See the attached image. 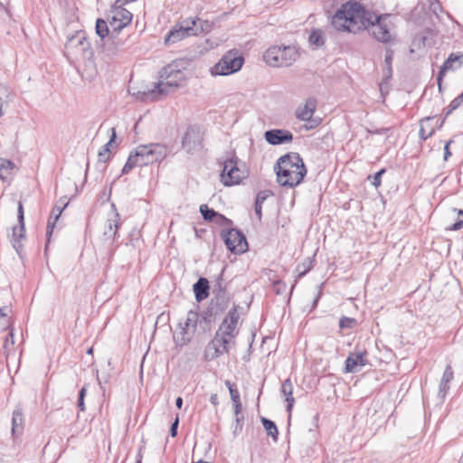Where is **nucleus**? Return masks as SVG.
<instances>
[{
  "label": "nucleus",
  "instance_id": "nucleus-32",
  "mask_svg": "<svg viewBox=\"0 0 463 463\" xmlns=\"http://www.w3.org/2000/svg\"><path fill=\"white\" fill-rule=\"evenodd\" d=\"M14 167L12 161L0 158V178L5 179L10 174L11 170Z\"/></svg>",
  "mask_w": 463,
  "mask_h": 463
},
{
  "label": "nucleus",
  "instance_id": "nucleus-6",
  "mask_svg": "<svg viewBox=\"0 0 463 463\" xmlns=\"http://www.w3.org/2000/svg\"><path fill=\"white\" fill-rule=\"evenodd\" d=\"M64 53L71 61L91 58L92 50L84 31H78L68 37Z\"/></svg>",
  "mask_w": 463,
  "mask_h": 463
},
{
  "label": "nucleus",
  "instance_id": "nucleus-58",
  "mask_svg": "<svg viewBox=\"0 0 463 463\" xmlns=\"http://www.w3.org/2000/svg\"><path fill=\"white\" fill-rule=\"evenodd\" d=\"M388 85H389V80H387V82L383 85V92L381 91V93L383 95L384 94V92L388 93Z\"/></svg>",
  "mask_w": 463,
  "mask_h": 463
},
{
  "label": "nucleus",
  "instance_id": "nucleus-49",
  "mask_svg": "<svg viewBox=\"0 0 463 463\" xmlns=\"http://www.w3.org/2000/svg\"><path fill=\"white\" fill-rule=\"evenodd\" d=\"M179 424V419L178 417L175 418V421L172 423L170 428V434L172 437H175L177 434V428Z\"/></svg>",
  "mask_w": 463,
  "mask_h": 463
},
{
  "label": "nucleus",
  "instance_id": "nucleus-45",
  "mask_svg": "<svg viewBox=\"0 0 463 463\" xmlns=\"http://www.w3.org/2000/svg\"><path fill=\"white\" fill-rule=\"evenodd\" d=\"M385 172V169H381L377 173L374 174L372 181V184L375 187H378L381 185V177L382 175Z\"/></svg>",
  "mask_w": 463,
  "mask_h": 463
},
{
  "label": "nucleus",
  "instance_id": "nucleus-40",
  "mask_svg": "<svg viewBox=\"0 0 463 463\" xmlns=\"http://www.w3.org/2000/svg\"><path fill=\"white\" fill-rule=\"evenodd\" d=\"M213 222L220 226H229L232 223L231 220H229L228 218H226L225 216L219 213H216V216Z\"/></svg>",
  "mask_w": 463,
  "mask_h": 463
},
{
  "label": "nucleus",
  "instance_id": "nucleus-14",
  "mask_svg": "<svg viewBox=\"0 0 463 463\" xmlns=\"http://www.w3.org/2000/svg\"><path fill=\"white\" fill-rule=\"evenodd\" d=\"M224 185L238 184L244 178V172L238 166L237 159H229L224 162L221 175Z\"/></svg>",
  "mask_w": 463,
  "mask_h": 463
},
{
  "label": "nucleus",
  "instance_id": "nucleus-60",
  "mask_svg": "<svg viewBox=\"0 0 463 463\" xmlns=\"http://www.w3.org/2000/svg\"><path fill=\"white\" fill-rule=\"evenodd\" d=\"M193 463H211V462H206V461H203L202 459H199L198 461H194Z\"/></svg>",
  "mask_w": 463,
  "mask_h": 463
},
{
  "label": "nucleus",
  "instance_id": "nucleus-57",
  "mask_svg": "<svg viewBox=\"0 0 463 463\" xmlns=\"http://www.w3.org/2000/svg\"><path fill=\"white\" fill-rule=\"evenodd\" d=\"M175 405L178 409H181L183 406V399L181 397H177L175 400Z\"/></svg>",
  "mask_w": 463,
  "mask_h": 463
},
{
  "label": "nucleus",
  "instance_id": "nucleus-21",
  "mask_svg": "<svg viewBox=\"0 0 463 463\" xmlns=\"http://www.w3.org/2000/svg\"><path fill=\"white\" fill-rule=\"evenodd\" d=\"M462 60H463V54L451 53L448 57V59L445 61V62L441 66L440 71L438 75V78H437L439 89L441 87V79L444 76L445 72L449 70L454 71V70L460 68L462 65Z\"/></svg>",
  "mask_w": 463,
  "mask_h": 463
},
{
  "label": "nucleus",
  "instance_id": "nucleus-48",
  "mask_svg": "<svg viewBox=\"0 0 463 463\" xmlns=\"http://www.w3.org/2000/svg\"><path fill=\"white\" fill-rule=\"evenodd\" d=\"M453 143V140L450 139L446 142L444 146V160L447 161L449 157L451 156V152L449 151V146Z\"/></svg>",
  "mask_w": 463,
  "mask_h": 463
},
{
  "label": "nucleus",
  "instance_id": "nucleus-8",
  "mask_svg": "<svg viewBox=\"0 0 463 463\" xmlns=\"http://www.w3.org/2000/svg\"><path fill=\"white\" fill-rule=\"evenodd\" d=\"M197 22H200L197 18H187L182 21L178 26H175L168 33L165 43L166 44L174 43L185 37L197 35L203 31V25L198 26Z\"/></svg>",
  "mask_w": 463,
  "mask_h": 463
},
{
  "label": "nucleus",
  "instance_id": "nucleus-28",
  "mask_svg": "<svg viewBox=\"0 0 463 463\" xmlns=\"http://www.w3.org/2000/svg\"><path fill=\"white\" fill-rule=\"evenodd\" d=\"M261 422H262V425H263L267 434L269 436H270L274 441H277L278 440L279 431H278L277 426L274 423V421H272V420H269L267 418L262 417L261 418Z\"/></svg>",
  "mask_w": 463,
  "mask_h": 463
},
{
  "label": "nucleus",
  "instance_id": "nucleus-7",
  "mask_svg": "<svg viewBox=\"0 0 463 463\" xmlns=\"http://www.w3.org/2000/svg\"><path fill=\"white\" fill-rule=\"evenodd\" d=\"M243 63L242 55L236 50H231L222 55L210 71L213 76H228L239 71Z\"/></svg>",
  "mask_w": 463,
  "mask_h": 463
},
{
  "label": "nucleus",
  "instance_id": "nucleus-61",
  "mask_svg": "<svg viewBox=\"0 0 463 463\" xmlns=\"http://www.w3.org/2000/svg\"><path fill=\"white\" fill-rule=\"evenodd\" d=\"M92 350H93L92 348H90V349L87 351V354H92Z\"/></svg>",
  "mask_w": 463,
  "mask_h": 463
},
{
  "label": "nucleus",
  "instance_id": "nucleus-17",
  "mask_svg": "<svg viewBox=\"0 0 463 463\" xmlns=\"http://www.w3.org/2000/svg\"><path fill=\"white\" fill-rule=\"evenodd\" d=\"M202 140L200 131L194 128H189L183 137L182 145L187 153H194L201 149Z\"/></svg>",
  "mask_w": 463,
  "mask_h": 463
},
{
  "label": "nucleus",
  "instance_id": "nucleus-11",
  "mask_svg": "<svg viewBox=\"0 0 463 463\" xmlns=\"http://www.w3.org/2000/svg\"><path fill=\"white\" fill-rule=\"evenodd\" d=\"M316 109L317 100L313 98H309L296 109V118L298 120L307 122L305 125L306 129H313L320 124V119L313 118Z\"/></svg>",
  "mask_w": 463,
  "mask_h": 463
},
{
  "label": "nucleus",
  "instance_id": "nucleus-44",
  "mask_svg": "<svg viewBox=\"0 0 463 463\" xmlns=\"http://www.w3.org/2000/svg\"><path fill=\"white\" fill-rule=\"evenodd\" d=\"M243 417H235V421H236V424H235V427H234V430H233V434L234 436H237L241 430H242V427H243Z\"/></svg>",
  "mask_w": 463,
  "mask_h": 463
},
{
  "label": "nucleus",
  "instance_id": "nucleus-51",
  "mask_svg": "<svg viewBox=\"0 0 463 463\" xmlns=\"http://www.w3.org/2000/svg\"><path fill=\"white\" fill-rule=\"evenodd\" d=\"M1 320H3V326H7L9 323L7 315L3 311L2 308H0V321Z\"/></svg>",
  "mask_w": 463,
  "mask_h": 463
},
{
  "label": "nucleus",
  "instance_id": "nucleus-5",
  "mask_svg": "<svg viewBox=\"0 0 463 463\" xmlns=\"http://www.w3.org/2000/svg\"><path fill=\"white\" fill-rule=\"evenodd\" d=\"M299 57L297 47L288 46H271L263 55L265 62L275 68L291 66Z\"/></svg>",
  "mask_w": 463,
  "mask_h": 463
},
{
  "label": "nucleus",
  "instance_id": "nucleus-15",
  "mask_svg": "<svg viewBox=\"0 0 463 463\" xmlns=\"http://www.w3.org/2000/svg\"><path fill=\"white\" fill-rule=\"evenodd\" d=\"M227 249L235 254L243 253L248 249L245 236L236 229H230L223 234Z\"/></svg>",
  "mask_w": 463,
  "mask_h": 463
},
{
  "label": "nucleus",
  "instance_id": "nucleus-26",
  "mask_svg": "<svg viewBox=\"0 0 463 463\" xmlns=\"http://www.w3.org/2000/svg\"><path fill=\"white\" fill-rule=\"evenodd\" d=\"M24 430V415L22 409L16 408L12 417V433L13 435H20Z\"/></svg>",
  "mask_w": 463,
  "mask_h": 463
},
{
  "label": "nucleus",
  "instance_id": "nucleus-31",
  "mask_svg": "<svg viewBox=\"0 0 463 463\" xmlns=\"http://www.w3.org/2000/svg\"><path fill=\"white\" fill-rule=\"evenodd\" d=\"M115 138H116V132H115V129L112 128V136H111L109 141L99 152V161L106 162L109 159V146L114 142Z\"/></svg>",
  "mask_w": 463,
  "mask_h": 463
},
{
  "label": "nucleus",
  "instance_id": "nucleus-47",
  "mask_svg": "<svg viewBox=\"0 0 463 463\" xmlns=\"http://www.w3.org/2000/svg\"><path fill=\"white\" fill-rule=\"evenodd\" d=\"M368 133L370 134H377V135H383L389 132V128H375V129H366Z\"/></svg>",
  "mask_w": 463,
  "mask_h": 463
},
{
  "label": "nucleus",
  "instance_id": "nucleus-42",
  "mask_svg": "<svg viewBox=\"0 0 463 463\" xmlns=\"http://www.w3.org/2000/svg\"><path fill=\"white\" fill-rule=\"evenodd\" d=\"M286 284L280 280L273 282V289L278 295H282L286 291Z\"/></svg>",
  "mask_w": 463,
  "mask_h": 463
},
{
  "label": "nucleus",
  "instance_id": "nucleus-43",
  "mask_svg": "<svg viewBox=\"0 0 463 463\" xmlns=\"http://www.w3.org/2000/svg\"><path fill=\"white\" fill-rule=\"evenodd\" d=\"M14 333L11 330L8 335L5 337V343H4V349L8 352L10 348L14 345Z\"/></svg>",
  "mask_w": 463,
  "mask_h": 463
},
{
  "label": "nucleus",
  "instance_id": "nucleus-39",
  "mask_svg": "<svg viewBox=\"0 0 463 463\" xmlns=\"http://www.w3.org/2000/svg\"><path fill=\"white\" fill-rule=\"evenodd\" d=\"M453 377H454V373H453L452 367L449 364H448L444 370V373H443V375H442L440 381L449 383L453 380Z\"/></svg>",
  "mask_w": 463,
  "mask_h": 463
},
{
  "label": "nucleus",
  "instance_id": "nucleus-56",
  "mask_svg": "<svg viewBox=\"0 0 463 463\" xmlns=\"http://www.w3.org/2000/svg\"><path fill=\"white\" fill-rule=\"evenodd\" d=\"M86 392H87L86 387H82L79 392V399H84L86 396Z\"/></svg>",
  "mask_w": 463,
  "mask_h": 463
},
{
  "label": "nucleus",
  "instance_id": "nucleus-59",
  "mask_svg": "<svg viewBox=\"0 0 463 463\" xmlns=\"http://www.w3.org/2000/svg\"><path fill=\"white\" fill-rule=\"evenodd\" d=\"M136 463H142V456L141 455H138Z\"/></svg>",
  "mask_w": 463,
  "mask_h": 463
},
{
  "label": "nucleus",
  "instance_id": "nucleus-10",
  "mask_svg": "<svg viewBox=\"0 0 463 463\" xmlns=\"http://www.w3.org/2000/svg\"><path fill=\"white\" fill-rule=\"evenodd\" d=\"M199 321V314L194 311H189L184 323L179 324L178 330L175 333V339L180 345H186L193 338L197 323Z\"/></svg>",
  "mask_w": 463,
  "mask_h": 463
},
{
  "label": "nucleus",
  "instance_id": "nucleus-20",
  "mask_svg": "<svg viewBox=\"0 0 463 463\" xmlns=\"http://www.w3.org/2000/svg\"><path fill=\"white\" fill-rule=\"evenodd\" d=\"M266 141L273 146L290 143L293 140V135L287 129H270L264 134Z\"/></svg>",
  "mask_w": 463,
  "mask_h": 463
},
{
  "label": "nucleus",
  "instance_id": "nucleus-35",
  "mask_svg": "<svg viewBox=\"0 0 463 463\" xmlns=\"http://www.w3.org/2000/svg\"><path fill=\"white\" fill-rule=\"evenodd\" d=\"M225 385L229 390L232 403H238V402H241L240 393L235 384L232 383L230 381H226Z\"/></svg>",
  "mask_w": 463,
  "mask_h": 463
},
{
  "label": "nucleus",
  "instance_id": "nucleus-37",
  "mask_svg": "<svg viewBox=\"0 0 463 463\" xmlns=\"http://www.w3.org/2000/svg\"><path fill=\"white\" fill-rule=\"evenodd\" d=\"M311 264H312L311 260L309 259H307L303 263L298 265L297 268V271L298 272V277L301 278V277L305 276L311 269V267H312Z\"/></svg>",
  "mask_w": 463,
  "mask_h": 463
},
{
  "label": "nucleus",
  "instance_id": "nucleus-19",
  "mask_svg": "<svg viewBox=\"0 0 463 463\" xmlns=\"http://www.w3.org/2000/svg\"><path fill=\"white\" fill-rule=\"evenodd\" d=\"M367 363V353L365 351L350 353L345 360V372H359Z\"/></svg>",
  "mask_w": 463,
  "mask_h": 463
},
{
  "label": "nucleus",
  "instance_id": "nucleus-53",
  "mask_svg": "<svg viewBox=\"0 0 463 463\" xmlns=\"http://www.w3.org/2000/svg\"><path fill=\"white\" fill-rule=\"evenodd\" d=\"M262 204H259L255 203V213L259 216V218H261V206Z\"/></svg>",
  "mask_w": 463,
  "mask_h": 463
},
{
  "label": "nucleus",
  "instance_id": "nucleus-24",
  "mask_svg": "<svg viewBox=\"0 0 463 463\" xmlns=\"http://www.w3.org/2000/svg\"><path fill=\"white\" fill-rule=\"evenodd\" d=\"M281 395L285 397V402H287V411L290 413L293 405L295 402L294 397H293V384L290 381V379H286L280 388Z\"/></svg>",
  "mask_w": 463,
  "mask_h": 463
},
{
  "label": "nucleus",
  "instance_id": "nucleus-36",
  "mask_svg": "<svg viewBox=\"0 0 463 463\" xmlns=\"http://www.w3.org/2000/svg\"><path fill=\"white\" fill-rule=\"evenodd\" d=\"M356 325V320L352 317H342L339 320V327L341 329L353 328Z\"/></svg>",
  "mask_w": 463,
  "mask_h": 463
},
{
  "label": "nucleus",
  "instance_id": "nucleus-18",
  "mask_svg": "<svg viewBox=\"0 0 463 463\" xmlns=\"http://www.w3.org/2000/svg\"><path fill=\"white\" fill-rule=\"evenodd\" d=\"M111 208V213L104 223L103 228V236L106 240H114L120 226V216L117 212L115 205L112 204Z\"/></svg>",
  "mask_w": 463,
  "mask_h": 463
},
{
  "label": "nucleus",
  "instance_id": "nucleus-33",
  "mask_svg": "<svg viewBox=\"0 0 463 463\" xmlns=\"http://www.w3.org/2000/svg\"><path fill=\"white\" fill-rule=\"evenodd\" d=\"M310 44L320 47L325 43L323 32L321 30H313L308 39Z\"/></svg>",
  "mask_w": 463,
  "mask_h": 463
},
{
  "label": "nucleus",
  "instance_id": "nucleus-29",
  "mask_svg": "<svg viewBox=\"0 0 463 463\" xmlns=\"http://www.w3.org/2000/svg\"><path fill=\"white\" fill-rule=\"evenodd\" d=\"M430 119H432V118H426L420 121V128L419 135H420V138L423 140H426L427 138L431 137L432 134L434 133L433 128L427 127V124Z\"/></svg>",
  "mask_w": 463,
  "mask_h": 463
},
{
  "label": "nucleus",
  "instance_id": "nucleus-34",
  "mask_svg": "<svg viewBox=\"0 0 463 463\" xmlns=\"http://www.w3.org/2000/svg\"><path fill=\"white\" fill-rule=\"evenodd\" d=\"M200 213L205 221L213 222L216 216V213L213 209L209 208L206 204L200 206Z\"/></svg>",
  "mask_w": 463,
  "mask_h": 463
},
{
  "label": "nucleus",
  "instance_id": "nucleus-4",
  "mask_svg": "<svg viewBox=\"0 0 463 463\" xmlns=\"http://www.w3.org/2000/svg\"><path fill=\"white\" fill-rule=\"evenodd\" d=\"M165 147L160 144L140 145L134 152L130 153L122 168V174H128L134 167H141L158 162L165 156Z\"/></svg>",
  "mask_w": 463,
  "mask_h": 463
},
{
  "label": "nucleus",
  "instance_id": "nucleus-22",
  "mask_svg": "<svg viewBox=\"0 0 463 463\" xmlns=\"http://www.w3.org/2000/svg\"><path fill=\"white\" fill-rule=\"evenodd\" d=\"M17 218L19 226L14 227L13 229V239H14V247L18 250V248L21 246L19 244V240L24 237V212L22 202H18L17 205Z\"/></svg>",
  "mask_w": 463,
  "mask_h": 463
},
{
  "label": "nucleus",
  "instance_id": "nucleus-54",
  "mask_svg": "<svg viewBox=\"0 0 463 463\" xmlns=\"http://www.w3.org/2000/svg\"><path fill=\"white\" fill-rule=\"evenodd\" d=\"M320 296H321V287H319V289L317 291V297L314 299L312 307H315L317 306V302H318V300L320 298Z\"/></svg>",
  "mask_w": 463,
  "mask_h": 463
},
{
  "label": "nucleus",
  "instance_id": "nucleus-52",
  "mask_svg": "<svg viewBox=\"0 0 463 463\" xmlns=\"http://www.w3.org/2000/svg\"><path fill=\"white\" fill-rule=\"evenodd\" d=\"M210 402L213 406H217L219 404L218 395L216 393H213L210 397Z\"/></svg>",
  "mask_w": 463,
  "mask_h": 463
},
{
  "label": "nucleus",
  "instance_id": "nucleus-41",
  "mask_svg": "<svg viewBox=\"0 0 463 463\" xmlns=\"http://www.w3.org/2000/svg\"><path fill=\"white\" fill-rule=\"evenodd\" d=\"M449 390V383L440 381L438 395L441 400H444Z\"/></svg>",
  "mask_w": 463,
  "mask_h": 463
},
{
  "label": "nucleus",
  "instance_id": "nucleus-46",
  "mask_svg": "<svg viewBox=\"0 0 463 463\" xmlns=\"http://www.w3.org/2000/svg\"><path fill=\"white\" fill-rule=\"evenodd\" d=\"M269 192L268 191H261L257 194L256 203L259 204H262L264 201L268 198Z\"/></svg>",
  "mask_w": 463,
  "mask_h": 463
},
{
  "label": "nucleus",
  "instance_id": "nucleus-13",
  "mask_svg": "<svg viewBox=\"0 0 463 463\" xmlns=\"http://www.w3.org/2000/svg\"><path fill=\"white\" fill-rule=\"evenodd\" d=\"M232 345H233V343L215 333L214 337L205 347V359L208 361L214 360L222 354L228 353Z\"/></svg>",
  "mask_w": 463,
  "mask_h": 463
},
{
  "label": "nucleus",
  "instance_id": "nucleus-1",
  "mask_svg": "<svg viewBox=\"0 0 463 463\" xmlns=\"http://www.w3.org/2000/svg\"><path fill=\"white\" fill-rule=\"evenodd\" d=\"M391 18L390 14H376L365 10L358 2L349 1L337 9L331 24L338 32L354 34L366 30L378 42L389 43L395 40Z\"/></svg>",
  "mask_w": 463,
  "mask_h": 463
},
{
  "label": "nucleus",
  "instance_id": "nucleus-23",
  "mask_svg": "<svg viewBox=\"0 0 463 463\" xmlns=\"http://www.w3.org/2000/svg\"><path fill=\"white\" fill-rule=\"evenodd\" d=\"M195 299L200 302L209 296V282L205 278H200L193 286Z\"/></svg>",
  "mask_w": 463,
  "mask_h": 463
},
{
  "label": "nucleus",
  "instance_id": "nucleus-30",
  "mask_svg": "<svg viewBox=\"0 0 463 463\" xmlns=\"http://www.w3.org/2000/svg\"><path fill=\"white\" fill-rule=\"evenodd\" d=\"M109 28H110L109 24H108V23L105 20L98 19L96 21V26H95L96 33L101 39H104L106 36L109 35Z\"/></svg>",
  "mask_w": 463,
  "mask_h": 463
},
{
  "label": "nucleus",
  "instance_id": "nucleus-3",
  "mask_svg": "<svg viewBox=\"0 0 463 463\" xmlns=\"http://www.w3.org/2000/svg\"><path fill=\"white\" fill-rule=\"evenodd\" d=\"M278 183L281 186L293 188L298 185L305 175L307 168L298 153H289L280 156L274 165Z\"/></svg>",
  "mask_w": 463,
  "mask_h": 463
},
{
  "label": "nucleus",
  "instance_id": "nucleus-55",
  "mask_svg": "<svg viewBox=\"0 0 463 463\" xmlns=\"http://www.w3.org/2000/svg\"><path fill=\"white\" fill-rule=\"evenodd\" d=\"M78 407L81 411H85L84 399H78Z\"/></svg>",
  "mask_w": 463,
  "mask_h": 463
},
{
  "label": "nucleus",
  "instance_id": "nucleus-2",
  "mask_svg": "<svg viewBox=\"0 0 463 463\" xmlns=\"http://www.w3.org/2000/svg\"><path fill=\"white\" fill-rule=\"evenodd\" d=\"M181 62L173 61L165 66L159 72V80L153 87H143L137 90L130 86L129 94L140 101H155L175 91L185 81V74L180 67Z\"/></svg>",
  "mask_w": 463,
  "mask_h": 463
},
{
  "label": "nucleus",
  "instance_id": "nucleus-25",
  "mask_svg": "<svg viewBox=\"0 0 463 463\" xmlns=\"http://www.w3.org/2000/svg\"><path fill=\"white\" fill-rule=\"evenodd\" d=\"M393 52L390 48L386 49V54L384 59L385 68L383 70V78L379 85L380 91L383 92V85L392 78V61Z\"/></svg>",
  "mask_w": 463,
  "mask_h": 463
},
{
  "label": "nucleus",
  "instance_id": "nucleus-38",
  "mask_svg": "<svg viewBox=\"0 0 463 463\" xmlns=\"http://www.w3.org/2000/svg\"><path fill=\"white\" fill-rule=\"evenodd\" d=\"M463 103V98L458 95L449 104L448 110L445 112V118H447L453 110L457 109Z\"/></svg>",
  "mask_w": 463,
  "mask_h": 463
},
{
  "label": "nucleus",
  "instance_id": "nucleus-9",
  "mask_svg": "<svg viewBox=\"0 0 463 463\" xmlns=\"http://www.w3.org/2000/svg\"><path fill=\"white\" fill-rule=\"evenodd\" d=\"M123 5L122 0H117L108 14V22L112 33H119L132 21V14Z\"/></svg>",
  "mask_w": 463,
  "mask_h": 463
},
{
  "label": "nucleus",
  "instance_id": "nucleus-27",
  "mask_svg": "<svg viewBox=\"0 0 463 463\" xmlns=\"http://www.w3.org/2000/svg\"><path fill=\"white\" fill-rule=\"evenodd\" d=\"M67 205H68V202L63 203L62 206H59L56 204L52 208L51 216L49 218L48 224H47V236H50L52 234L53 227L55 225V222H57V220L61 216L62 211L66 208Z\"/></svg>",
  "mask_w": 463,
  "mask_h": 463
},
{
  "label": "nucleus",
  "instance_id": "nucleus-16",
  "mask_svg": "<svg viewBox=\"0 0 463 463\" xmlns=\"http://www.w3.org/2000/svg\"><path fill=\"white\" fill-rule=\"evenodd\" d=\"M213 293L214 298L211 301L212 312L215 314L223 312L230 303L228 292L222 288L221 284H218L217 288H213Z\"/></svg>",
  "mask_w": 463,
  "mask_h": 463
},
{
  "label": "nucleus",
  "instance_id": "nucleus-12",
  "mask_svg": "<svg viewBox=\"0 0 463 463\" xmlns=\"http://www.w3.org/2000/svg\"><path fill=\"white\" fill-rule=\"evenodd\" d=\"M239 318L237 307H234L228 312L216 333L234 344V339L238 334L237 325Z\"/></svg>",
  "mask_w": 463,
  "mask_h": 463
},
{
  "label": "nucleus",
  "instance_id": "nucleus-50",
  "mask_svg": "<svg viewBox=\"0 0 463 463\" xmlns=\"http://www.w3.org/2000/svg\"><path fill=\"white\" fill-rule=\"evenodd\" d=\"M232 404H233V407H234L235 417H240V414H241V408H242L241 402H238V403H232Z\"/></svg>",
  "mask_w": 463,
  "mask_h": 463
}]
</instances>
